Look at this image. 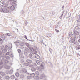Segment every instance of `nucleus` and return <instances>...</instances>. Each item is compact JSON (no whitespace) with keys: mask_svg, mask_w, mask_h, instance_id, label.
<instances>
[{"mask_svg":"<svg viewBox=\"0 0 80 80\" xmlns=\"http://www.w3.org/2000/svg\"><path fill=\"white\" fill-rule=\"evenodd\" d=\"M9 7L4 8L3 9L2 8H0V9H1V12H2V11H3V13H8L10 11H9Z\"/></svg>","mask_w":80,"mask_h":80,"instance_id":"f257e3e1","label":"nucleus"},{"mask_svg":"<svg viewBox=\"0 0 80 80\" xmlns=\"http://www.w3.org/2000/svg\"><path fill=\"white\" fill-rule=\"evenodd\" d=\"M32 54H36V53H38V50L37 49H32Z\"/></svg>","mask_w":80,"mask_h":80,"instance_id":"f03ea898","label":"nucleus"},{"mask_svg":"<svg viewBox=\"0 0 80 80\" xmlns=\"http://www.w3.org/2000/svg\"><path fill=\"white\" fill-rule=\"evenodd\" d=\"M32 50H33L32 48H25V51H27L28 52H32Z\"/></svg>","mask_w":80,"mask_h":80,"instance_id":"7ed1b4c3","label":"nucleus"},{"mask_svg":"<svg viewBox=\"0 0 80 80\" xmlns=\"http://www.w3.org/2000/svg\"><path fill=\"white\" fill-rule=\"evenodd\" d=\"M2 55H1V56H0V60H2L3 61L5 59V56H3L4 54H2Z\"/></svg>","mask_w":80,"mask_h":80,"instance_id":"20e7f679","label":"nucleus"},{"mask_svg":"<svg viewBox=\"0 0 80 80\" xmlns=\"http://www.w3.org/2000/svg\"><path fill=\"white\" fill-rule=\"evenodd\" d=\"M9 10H15V7L13 6H11L10 8L9 7Z\"/></svg>","mask_w":80,"mask_h":80,"instance_id":"39448f33","label":"nucleus"},{"mask_svg":"<svg viewBox=\"0 0 80 80\" xmlns=\"http://www.w3.org/2000/svg\"><path fill=\"white\" fill-rule=\"evenodd\" d=\"M75 39V38H72V43H74V44H76V43H77V40Z\"/></svg>","mask_w":80,"mask_h":80,"instance_id":"423d86ee","label":"nucleus"},{"mask_svg":"<svg viewBox=\"0 0 80 80\" xmlns=\"http://www.w3.org/2000/svg\"><path fill=\"white\" fill-rule=\"evenodd\" d=\"M26 62L29 63V64H30V63H32L33 62L32 60H30V59H27L26 60Z\"/></svg>","mask_w":80,"mask_h":80,"instance_id":"0eeeda50","label":"nucleus"},{"mask_svg":"<svg viewBox=\"0 0 80 80\" xmlns=\"http://www.w3.org/2000/svg\"><path fill=\"white\" fill-rule=\"evenodd\" d=\"M21 73H27V71L26 69H24L21 71Z\"/></svg>","mask_w":80,"mask_h":80,"instance_id":"6e6552de","label":"nucleus"},{"mask_svg":"<svg viewBox=\"0 0 80 80\" xmlns=\"http://www.w3.org/2000/svg\"><path fill=\"white\" fill-rule=\"evenodd\" d=\"M0 37L2 40H5V36L4 35L1 36Z\"/></svg>","mask_w":80,"mask_h":80,"instance_id":"1a4fd4ad","label":"nucleus"},{"mask_svg":"<svg viewBox=\"0 0 80 80\" xmlns=\"http://www.w3.org/2000/svg\"><path fill=\"white\" fill-rule=\"evenodd\" d=\"M3 61H4V63H5V64H8V63H9V61L5 59L4 60H3Z\"/></svg>","mask_w":80,"mask_h":80,"instance_id":"9d476101","label":"nucleus"},{"mask_svg":"<svg viewBox=\"0 0 80 80\" xmlns=\"http://www.w3.org/2000/svg\"><path fill=\"white\" fill-rule=\"evenodd\" d=\"M74 33L75 35H79V32L77 31H74Z\"/></svg>","mask_w":80,"mask_h":80,"instance_id":"9b49d317","label":"nucleus"},{"mask_svg":"<svg viewBox=\"0 0 80 80\" xmlns=\"http://www.w3.org/2000/svg\"><path fill=\"white\" fill-rule=\"evenodd\" d=\"M2 7L4 8H7L8 7V4H4L2 5Z\"/></svg>","mask_w":80,"mask_h":80,"instance_id":"f8f14e48","label":"nucleus"},{"mask_svg":"<svg viewBox=\"0 0 80 80\" xmlns=\"http://www.w3.org/2000/svg\"><path fill=\"white\" fill-rule=\"evenodd\" d=\"M0 75H1L2 76H5V73L2 71L0 72Z\"/></svg>","mask_w":80,"mask_h":80,"instance_id":"ddd939ff","label":"nucleus"},{"mask_svg":"<svg viewBox=\"0 0 80 80\" xmlns=\"http://www.w3.org/2000/svg\"><path fill=\"white\" fill-rule=\"evenodd\" d=\"M35 57L37 58V59H38V58H40V56L38 55V54H35Z\"/></svg>","mask_w":80,"mask_h":80,"instance_id":"4468645a","label":"nucleus"},{"mask_svg":"<svg viewBox=\"0 0 80 80\" xmlns=\"http://www.w3.org/2000/svg\"><path fill=\"white\" fill-rule=\"evenodd\" d=\"M64 13V11H63L62 13V14L61 15L60 17V19H62V18L63 17V14Z\"/></svg>","mask_w":80,"mask_h":80,"instance_id":"2eb2a0df","label":"nucleus"},{"mask_svg":"<svg viewBox=\"0 0 80 80\" xmlns=\"http://www.w3.org/2000/svg\"><path fill=\"white\" fill-rule=\"evenodd\" d=\"M5 78L6 80H9V79H10V77H9V76H5Z\"/></svg>","mask_w":80,"mask_h":80,"instance_id":"dca6fc26","label":"nucleus"},{"mask_svg":"<svg viewBox=\"0 0 80 80\" xmlns=\"http://www.w3.org/2000/svg\"><path fill=\"white\" fill-rule=\"evenodd\" d=\"M10 78L11 79L13 80V79H15V76L14 75H12L10 77Z\"/></svg>","mask_w":80,"mask_h":80,"instance_id":"f3484780","label":"nucleus"},{"mask_svg":"<svg viewBox=\"0 0 80 80\" xmlns=\"http://www.w3.org/2000/svg\"><path fill=\"white\" fill-rule=\"evenodd\" d=\"M5 68L6 69H7L8 70L9 69H10V66H6L5 67Z\"/></svg>","mask_w":80,"mask_h":80,"instance_id":"a211bd4d","label":"nucleus"},{"mask_svg":"<svg viewBox=\"0 0 80 80\" xmlns=\"http://www.w3.org/2000/svg\"><path fill=\"white\" fill-rule=\"evenodd\" d=\"M72 38H75L76 39V35L75 34H72Z\"/></svg>","mask_w":80,"mask_h":80,"instance_id":"6ab92c4d","label":"nucleus"},{"mask_svg":"<svg viewBox=\"0 0 80 80\" xmlns=\"http://www.w3.org/2000/svg\"><path fill=\"white\" fill-rule=\"evenodd\" d=\"M13 72V69H11L10 71L9 72V73L10 74H12Z\"/></svg>","mask_w":80,"mask_h":80,"instance_id":"aec40b11","label":"nucleus"},{"mask_svg":"<svg viewBox=\"0 0 80 80\" xmlns=\"http://www.w3.org/2000/svg\"><path fill=\"white\" fill-rule=\"evenodd\" d=\"M23 52H21L19 54V56L21 57H23Z\"/></svg>","mask_w":80,"mask_h":80,"instance_id":"412c9836","label":"nucleus"},{"mask_svg":"<svg viewBox=\"0 0 80 80\" xmlns=\"http://www.w3.org/2000/svg\"><path fill=\"white\" fill-rule=\"evenodd\" d=\"M51 24L52 25H54V24H55V20L52 21L51 23Z\"/></svg>","mask_w":80,"mask_h":80,"instance_id":"4be33fe9","label":"nucleus"},{"mask_svg":"<svg viewBox=\"0 0 80 80\" xmlns=\"http://www.w3.org/2000/svg\"><path fill=\"white\" fill-rule=\"evenodd\" d=\"M47 36L48 37H50L52 36V34L50 33H48L47 34Z\"/></svg>","mask_w":80,"mask_h":80,"instance_id":"5701e85b","label":"nucleus"},{"mask_svg":"<svg viewBox=\"0 0 80 80\" xmlns=\"http://www.w3.org/2000/svg\"><path fill=\"white\" fill-rule=\"evenodd\" d=\"M31 70L32 72H35V71L36 69L35 68H32L31 69Z\"/></svg>","mask_w":80,"mask_h":80,"instance_id":"b1692460","label":"nucleus"},{"mask_svg":"<svg viewBox=\"0 0 80 80\" xmlns=\"http://www.w3.org/2000/svg\"><path fill=\"white\" fill-rule=\"evenodd\" d=\"M15 75L17 77H19V73L18 72H16Z\"/></svg>","mask_w":80,"mask_h":80,"instance_id":"393cba45","label":"nucleus"},{"mask_svg":"<svg viewBox=\"0 0 80 80\" xmlns=\"http://www.w3.org/2000/svg\"><path fill=\"white\" fill-rule=\"evenodd\" d=\"M5 48L6 50H8V48H9V47L8 46L6 45L5 47Z\"/></svg>","mask_w":80,"mask_h":80,"instance_id":"a878e982","label":"nucleus"},{"mask_svg":"<svg viewBox=\"0 0 80 80\" xmlns=\"http://www.w3.org/2000/svg\"><path fill=\"white\" fill-rule=\"evenodd\" d=\"M30 76L32 78V77H33L35 76V74L34 73L30 74Z\"/></svg>","mask_w":80,"mask_h":80,"instance_id":"bb28decb","label":"nucleus"},{"mask_svg":"<svg viewBox=\"0 0 80 80\" xmlns=\"http://www.w3.org/2000/svg\"><path fill=\"white\" fill-rule=\"evenodd\" d=\"M24 65H25V66H28V65H29L30 64H29V63H28V62H27L25 63Z\"/></svg>","mask_w":80,"mask_h":80,"instance_id":"cd10ccee","label":"nucleus"},{"mask_svg":"<svg viewBox=\"0 0 80 80\" xmlns=\"http://www.w3.org/2000/svg\"><path fill=\"white\" fill-rule=\"evenodd\" d=\"M2 52L3 53H5V52H7V49H3L2 50Z\"/></svg>","mask_w":80,"mask_h":80,"instance_id":"c85d7f7f","label":"nucleus"},{"mask_svg":"<svg viewBox=\"0 0 80 80\" xmlns=\"http://www.w3.org/2000/svg\"><path fill=\"white\" fill-rule=\"evenodd\" d=\"M3 43V41L2 39L0 38V45H2Z\"/></svg>","mask_w":80,"mask_h":80,"instance_id":"c756f323","label":"nucleus"},{"mask_svg":"<svg viewBox=\"0 0 80 80\" xmlns=\"http://www.w3.org/2000/svg\"><path fill=\"white\" fill-rule=\"evenodd\" d=\"M32 56H33V55L31 53H30L29 55V58H32Z\"/></svg>","mask_w":80,"mask_h":80,"instance_id":"7c9ffc66","label":"nucleus"},{"mask_svg":"<svg viewBox=\"0 0 80 80\" xmlns=\"http://www.w3.org/2000/svg\"><path fill=\"white\" fill-rule=\"evenodd\" d=\"M32 78L31 77V76H27V78L28 79H31Z\"/></svg>","mask_w":80,"mask_h":80,"instance_id":"2f4dec72","label":"nucleus"},{"mask_svg":"<svg viewBox=\"0 0 80 80\" xmlns=\"http://www.w3.org/2000/svg\"><path fill=\"white\" fill-rule=\"evenodd\" d=\"M20 78H24V75H20Z\"/></svg>","mask_w":80,"mask_h":80,"instance_id":"473e14b6","label":"nucleus"},{"mask_svg":"<svg viewBox=\"0 0 80 80\" xmlns=\"http://www.w3.org/2000/svg\"><path fill=\"white\" fill-rule=\"evenodd\" d=\"M25 45L28 47H29L30 46V45L28 43H26Z\"/></svg>","mask_w":80,"mask_h":80,"instance_id":"72a5a7b5","label":"nucleus"},{"mask_svg":"<svg viewBox=\"0 0 80 80\" xmlns=\"http://www.w3.org/2000/svg\"><path fill=\"white\" fill-rule=\"evenodd\" d=\"M5 58H6V59H7L8 60H9L10 59V57L9 56H6Z\"/></svg>","mask_w":80,"mask_h":80,"instance_id":"f704fd0d","label":"nucleus"},{"mask_svg":"<svg viewBox=\"0 0 80 80\" xmlns=\"http://www.w3.org/2000/svg\"><path fill=\"white\" fill-rule=\"evenodd\" d=\"M24 54L25 56H27V55H28V53L26 52H24Z\"/></svg>","mask_w":80,"mask_h":80,"instance_id":"c9c22d12","label":"nucleus"},{"mask_svg":"<svg viewBox=\"0 0 80 80\" xmlns=\"http://www.w3.org/2000/svg\"><path fill=\"white\" fill-rule=\"evenodd\" d=\"M36 75H39V72L38 71L36 72Z\"/></svg>","mask_w":80,"mask_h":80,"instance_id":"e433bc0d","label":"nucleus"},{"mask_svg":"<svg viewBox=\"0 0 80 80\" xmlns=\"http://www.w3.org/2000/svg\"><path fill=\"white\" fill-rule=\"evenodd\" d=\"M6 35H7L8 36V37H9V36H11V35H12V34L11 33H6Z\"/></svg>","mask_w":80,"mask_h":80,"instance_id":"4c0bfd02","label":"nucleus"},{"mask_svg":"<svg viewBox=\"0 0 80 80\" xmlns=\"http://www.w3.org/2000/svg\"><path fill=\"white\" fill-rule=\"evenodd\" d=\"M41 77H42V78H44L45 77H46V76H45V74H43L42 75Z\"/></svg>","mask_w":80,"mask_h":80,"instance_id":"58836bf2","label":"nucleus"},{"mask_svg":"<svg viewBox=\"0 0 80 80\" xmlns=\"http://www.w3.org/2000/svg\"><path fill=\"white\" fill-rule=\"evenodd\" d=\"M78 26H76L74 28V30H78Z\"/></svg>","mask_w":80,"mask_h":80,"instance_id":"ea45409f","label":"nucleus"},{"mask_svg":"<svg viewBox=\"0 0 80 80\" xmlns=\"http://www.w3.org/2000/svg\"><path fill=\"white\" fill-rule=\"evenodd\" d=\"M78 45H80V39L78 41Z\"/></svg>","mask_w":80,"mask_h":80,"instance_id":"a19ab883","label":"nucleus"},{"mask_svg":"<svg viewBox=\"0 0 80 80\" xmlns=\"http://www.w3.org/2000/svg\"><path fill=\"white\" fill-rule=\"evenodd\" d=\"M51 14H52V15H53L55 14V12H51Z\"/></svg>","mask_w":80,"mask_h":80,"instance_id":"79ce46f5","label":"nucleus"},{"mask_svg":"<svg viewBox=\"0 0 80 80\" xmlns=\"http://www.w3.org/2000/svg\"><path fill=\"white\" fill-rule=\"evenodd\" d=\"M36 63L37 64H38V65H40V62L38 61H37Z\"/></svg>","mask_w":80,"mask_h":80,"instance_id":"37998d69","label":"nucleus"},{"mask_svg":"<svg viewBox=\"0 0 80 80\" xmlns=\"http://www.w3.org/2000/svg\"><path fill=\"white\" fill-rule=\"evenodd\" d=\"M18 53H20V52H22V51H21V50H20V49H18Z\"/></svg>","mask_w":80,"mask_h":80,"instance_id":"c03bdc74","label":"nucleus"},{"mask_svg":"<svg viewBox=\"0 0 80 80\" xmlns=\"http://www.w3.org/2000/svg\"><path fill=\"white\" fill-rule=\"evenodd\" d=\"M68 39L69 40H72V37H71V36L69 37L68 38Z\"/></svg>","mask_w":80,"mask_h":80,"instance_id":"a18cd8bd","label":"nucleus"},{"mask_svg":"<svg viewBox=\"0 0 80 80\" xmlns=\"http://www.w3.org/2000/svg\"><path fill=\"white\" fill-rule=\"evenodd\" d=\"M3 62H2V61L0 62V65H2V64H3Z\"/></svg>","mask_w":80,"mask_h":80,"instance_id":"49530a36","label":"nucleus"},{"mask_svg":"<svg viewBox=\"0 0 80 80\" xmlns=\"http://www.w3.org/2000/svg\"><path fill=\"white\" fill-rule=\"evenodd\" d=\"M9 54H10V53L9 52H7L6 53V55H9Z\"/></svg>","mask_w":80,"mask_h":80,"instance_id":"de8ad7c7","label":"nucleus"},{"mask_svg":"<svg viewBox=\"0 0 80 80\" xmlns=\"http://www.w3.org/2000/svg\"><path fill=\"white\" fill-rule=\"evenodd\" d=\"M49 51H50V53H52V49H49Z\"/></svg>","mask_w":80,"mask_h":80,"instance_id":"09e8293b","label":"nucleus"},{"mask_svg":"<svg viewBox=\"0 0 80 80\" xmlns=\"http://www.w3.org/2000/svg\"><path fill=\"white\" fill-rule=\"evenodd\" d=\"M12 38H14V39H15V38H16L15 36H12Z\"/></svg>","mask_w":80,"mask_h":80,"instance_id":"8fccbe9b","label":"nucleus"},{"mask_svg":"<svg viewBox=\"0 0 80 80\" xmlns=\"http://www.w3.org/2000/svg\"><path fill=\"white\" fill-rule=\"evenodd\" d=\"M14 43H18V41H17L14 42Z\"/></svg>","mask_w":80,"mask_h":80,"instance_id":"3c124183","label":"nucleus"},{"mask_svg":"<svg viewBox=\"0 0 80 80\" xmlns=\"http://www.w3.org/2000/svg\"><path fill=\"white\" fill-rule=\"evenodd\" d=\"M10 56L11 57H13V55L12 54H11V55H10Z\"/></svg>","mask_w":80,"mask_h":80,"instance_id":"603ef678","label":"nucleus"},{"mask_svg":"<svg viewBox=\"0 0 80 80\" xmlns=\"http://www.w3.org/2000/svg\"><path fill=\"white\" fill-rule=\"evenodd\" d=\"M3 66H0V70H1V69H2V68H3Z\"/></svg>","mask_w":80,"mask_h":80,"instance_id":"864d4df0","label":"nucleus"},{"mask_svg":"<svg viewBox=\"0 0 80 80\" xmlns=\"http://www.w3.org/2000/svg\"><path fill=\"white\" fill-rule=\"evenodd\" d=\"M56 31L57 32H59V30L57 29H56Z\"/></svg>","mask_w":80,"mask_h":80,"instance_id":"5fc2aeb1","label":"nucleus"},{"mask_svg":"<svg viewBox=\"0 0 80 80\" xmlns=\"http://www.w3.org/2000/svg\"><path fill=\"white\" fill-rule=\"evenodd\" d=\"M23 10H22L21 11V13H23Z\"/></svg>","mask_w":80,"mask_h":80,"instance_id":"6e6d98bb","label":"nucleus"},{"mask_svg":"<svg viewBox=\"0 0 80 80\" xmlns=\"http://www.w3.org/2000/svg\"><path fill=\"white\" fill-rule=\"evenodd\" d=\"M2 55V52L0 51V56Z\"/></svg>","mask_w":80,"mask_h":80,"instance_id":"4d7b16f0","label":"nucleus"},{"mask_svg":"<svg viewBox=\"0 0 80 80\" xmlns=\"http://www.w3.org/2000/svg\"><path fill=\"white\" fill-rule=\"evenodd\" d=\"M58 26L57 24L56 25V28H58Z\"/></svg>","mask_w":80,"mask_h":80,"instance_id":"13d9d810","label":"nucleus"},{"mask_svg":"<svg viewBox=\"0 0 80 80\" xmlns=\"http://www.w3.org/2000/svg\"><path fill=\"white\" fill-rule=\"evenodd\" d=\"M24 37H25V38H26V39H27V36H26V35H24Z\"/></svg>","mask_w":80,"mask_h":80,"instance_id":"bf43d9fd","label":"nucleus"},{"mask_svg":"<svg viewBox=\"0 0 80 80\" xmlns=\"http://www.w3.org/2000/svg\"><path fill=\"white\" fill-rule=\"evenodd\" d=\"M29 41H30V42H33V40H28Z\"/></svg>","mask_w":80,"mask_h":80,"instance_id":"052dcab7","label":"nucleus"},{"mask_svg":"<svg viewBox=\"0 0 80 80\" xmlns=\"http://www.w3.org/2000/svg\"><path fill=\"white\" fill-rule=\"evenodd\" d=\"M2 78V77L0 76V80H1L0 79H1Z\"/></svg>","mask_w":80,"mask_h":80,"instance_id":"680f3d73","label":"nucleus"},{"mask_svg":"<svg viewBox=\"0 0 80 80\" xmlns=\"http://www.w3.org/2000/svg\"><path fill=\"white\" fill-rule=\"evenodd\" d=\"M15 30H18V29H15Z\"/></svg>","mask_w":80,"mask_h":80,"instance_id":"e2e57ef3","label":"nucleus"},{"mask_svg":"<svg viewBox=\"0 0 80 80\" xmlns=\"http://www.w3.org/2000/svg\"><path fill=\"white\" fill-rule=\"evenodd\" d=\"M64 7V6H63V7H62V8H63V9Z\"/></svg>","mask_w":80,"mask_h":80,"instance_id":"0e129e2a","label":"nucleus"},{"mask_svg":"<svg viewBox=\"0 0 80 80\" xmlns=\"http://www.w3.org/2000/svg\"><path fill=\"white\" fill-rule=\"evenodd\" d=\"M41 77H40V79H42V78H41Z\"/></svg>","mask_w":80,"mask_h":80,"instance_id":"69168bd1","label":"nucleus"},{"mask_svg":"<svg viewBox=\"0 0 80 80\" xmlns=\"http://www.w3.org/2000/svg\"><path fill=\"white\" fill-rule=\"evenodd\" d=\"M15 80H18L17 79H16Z\"/></svg>","mask_w":80,"mask_h":80,"instance_id":"338daca9","label":"nucleus"},{"mask_svg":"<svg viewBox=\"0 0 80 80\" xmlns=\"http://www.w3.org/2000/svg\"><path fill=\"white\" fill-rule=\"evenodd\" d=\"M21 46H23V45H21Z\"/></svg>","mask_w":80,"mask_h":80,"instance_id":"774afa93","label":"nucleus"}]
</instances>
